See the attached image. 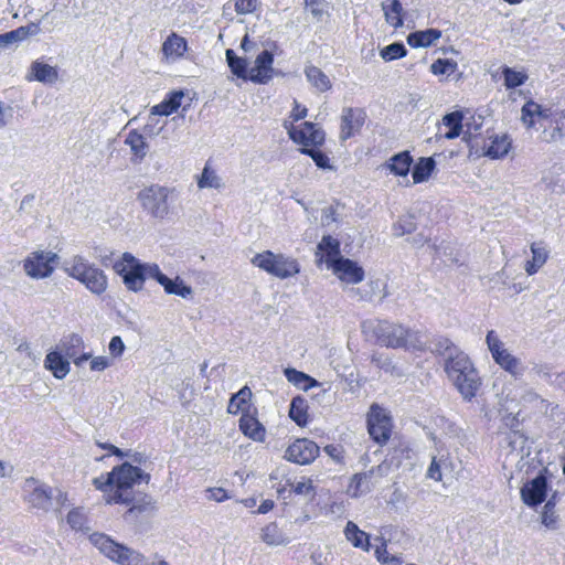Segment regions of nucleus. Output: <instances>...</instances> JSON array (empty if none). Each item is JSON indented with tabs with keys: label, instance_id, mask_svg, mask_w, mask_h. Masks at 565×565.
<instances>
[{
	"label": "nucleus",
	"instance_id": "f257e3e1",
	"mask_svg": "<svg viewBox=\"0 0 565 565\" xmlns=\"http://www.w3.org/2000/svg\"><path fill=\"white\" fill-rule=\"evenodd\" d=\"M150 477L140 468L124 462L111 469L110 472L93 479L94 487L103 493L107 504L129 505L127 515L141 512V505L135 504V487L142 481L148 483Z\"/></svg>",
	"mask_w": 565,
	"mask_h": 565
},
{
	"label": "nucleus",
	"instance_id": "f03ea898",
	"mask_svg": "<svg viewBox=\"0 0 565 565\" xmlns=\"http://www.w3.org/2000/svg\"><path fill=\"white\" fill-rule=\"evenodd\" d=\"M373 332L379 344L391 349L418 350L424 349L419 332L401 323L387 320L376 322Z\"/></svg>",
	"mask_w": 565,
	"mask_h": 565
},
{
	"label": "nucleus",
	"instance_id": "7ed1b4c3",
	"mask_svg": "<svg viewBox=\"0 0 565 565\" xmlns=\"http://www.w3.org/2000/svg\"><path fill=\"white\" fill-rule=\"evenodd\" d=\"M64 270L96 296L103 295L108 287V279L104 270L83 256L77 255L67 260Z\"/></svg>",
	"mask_w": 565,
	"mask_h": 565
},
{
	"label": "nucleus",
	"instance_id": "20e7f679",
	"mask_svg": "<svg viewBox=\"0 0 565 565\" xmlns=\"http://www.w3.org/2000/svg\"><path fill=\"white\" fill-rule=\"evenodd\" d=\"M177 198L172 188L152 184L139 191L138 201L141 207L152 217L163 220L170 214V203Z\"/></svg>",
	"mask_w": 565,
	"mask_h": 565
},
{
	"label": "nucleus",
	"instance_id": "39448f33",
	"mask_svg": "<svg viewBox=\"0 0 565 565\" xmlns=\"http://www.w3.org/2000/svg\"><path fill=\"white\" fill-rule=\"evenodd\" d=\"M250 263L253 266L279 279L294 277L300 271V266L296 258L285 254H275L271 250L256 254L250 259Z\"/></svg>",
	"mask_w": 565,
	"mask_h": 565
},
{
	"label": "nucleus",
	"instance_id": "423d86ee",
	"mask_svg": "<svg viewBox=\"0 0 565 565\" xmlns=\"http://www.w3.org/2000/svg\"><path fill=\"white\" fill-rule=\"evenodd\" d=\"M89 541L103 555L119 565H145L147 562L139 552L113 541L103 533H93Z\"/></svg>",
	"mask_w": 565,
	"mask_h": 565
},
{
	"label": "nucleus",
	"instance_id": "0eeeda50",
	"mask_svg": "<svg viewBox=\"0 0 565 565\" xmlns=\"http://www.w3.org/2000/svg\"><path fill=\"white\" fill-rule=\"evenodd\" d=\"M89 541L103 555L119 565H145L147 562L139 552L113 541L103 533H93Z\"/></svg>",
	"mask_w": 565,
	"mask_h": 565
},
{
	"label": "nucleus",
	"instance_id": "6e6552de",
	"mask_svg": "<svg viewBox=\"0 0 565 565\" xmlns=\"http://www.w3.org/2000/svg\"><path fill=\"white\" fill-rule=\"evenodd\" d=\"M488 350L493 361L514 379H520L525 372V365L522 361L513 355L505 347L494 330H490L486 337Z\"/></svg>",
	"mask_w": 565,
	"mask_h": 565
},
{
	"label": "nucleus",
	"instance_id": "1a4fd4ad",
	"mask_svg": "<svg viewBox=\"0 0 565 565\" xmlns=\"http://www.w3.org/2000/svg\"><path fill=\"white\" fill-rule=\"evenodd\" d=\"M22 500L30 510L47 512L53 503V489L40 479L29 477L22 484Z\"/></svg>",
	"mask_w": 565,
	"mask_h": 565
},
{
	"label": "nucleus",
	"instance_id": "9d476101",
	"mask_svg": "<svg viewBox=\"0 0 565 565\" xmlns=\"http://www.w3.org/2000/svg\"><path fill=\"white\" fill-rule=\"evenodd\" d=\"M57 260V254L52 250H34L22 260L23 271L32 279H45L53 274Z\"/></svg>",
	"mask_w": 565,
	"mask_h": 565
},
{
	"label": "nucleus",
	"instance_id": "9b49d317",
	"mask_svg": "<svg viewBox=\"0 0 565 565\" xmlns=\"http://www.w3.org/2000/svg\"><path fill=\"white\" fill-rule=\"evenodd\" d=\"M284 128L287 130L289 138L301 146V148L320 147L324 142V132L317 125L312 122H303L295 126L292 122L286 120Z\"/></svg>",
	"mask_w": 565,
	"mask_h": 565
},
{
	"label": "nucleus",
	"instance_id": "f8f14e48",
	"mask_svg": "<svg viewBox=\"0 0 565 565\" xmlns=\"http://www.w3.org/2000/svg\"><path fill=\"white\" fill-rule=\"evenodd\" d=\"M367 429L374 441L385 444L392 431V419L387 411L373 404L367 414Z\"/></svg>",
	"mask_w": 565,
	"mask_h": 565
},
{
	"label": "nucleus",
	"instance_id": "ddd939ff",
	"mask_svg": "<svg viewBox=\"0 0 565 565\" xmlns=\"http://www.w3.org/2000/svg\"><path fill=\"white\" fill-rule=\"evenodd\" d=\"M115 271L124 279L129 290L138 291L143 287V276L139 268V260L129 253H125L119 260L114 264Z\"/></svg>",
	"mask_w": 565,
	"mask_h": 565
},
{
	"label": "nucleus",
	"instance_id": "4468645a",
	"mask_svg": "<svg viewBox=\"0 0 565 565\" xmlns=\"http://www.w3.org/2000/svg\"><path fill=\"white\" fill-rule=\"evenodd\" d=\"M319 446L307 438L295 440L286 450L285 458L298 465H308L319 455Z\"/></svg>",
	"mask_w": 565,
	"mask_h": 565
},
{
	"label": "nucleus",
	"instance_id": "2eb2a0df",
	"mask_svg": "<svg viewBox=\"0 0 565 565\" xmlns=\"http://www.w3.org/2000/svg\"><path fill=\"white\" fill-rule=\"evenodd\" d=\"M328 268L345 284L355 285L364 279L363 268L358 263L343 256L333 260Z\"/></svg>",
	"mask_w": 565,
	"mask_h": 565
},
{
	"label": "nucleus",
	"instance_id": "dca6fc26",
	"mask_svg": "<svg viewBox=\"0 0 565 565\" xmlns=\"http://www.w3.org/2000/svg\"><path fill=\"white\" fill-rule=\"evenodd\" d=\"M274 55L269 51H262L249 68L248 79L258 84H266L273 77Z\"/></svg>",
	"mask_w": 565,
	"mask_h": 565
},
{
	"label": "nucleus",
	"instance_id": "f3484780",
	"mask_svg": "<svg viewBox=\"0 0 565 565\" xmlns=\"http://www.w3.org/2000/svg\"><path fill=\"white\" fill-rule=\"evenodd\" d=\"M341 121L340 139L344 141L361 130L365 114L359 108H345L342 111Z\"/></svg>",
	"mask_w": 565,
	"mask_h": 565
},
{
	"label": "nucleus",
	"instance_id": "a211bd4d",
	"mask_svg": "<svg viewBox=\"0 0 565 565\" xmlns=\"http://www.w3.org/2000/svg\"><path fill=\"white\" fill-rule=\"evenodd\" d=\"M546 489V478L540 475L522 487L521 498L526 505L535 507L545 500Z\"/></svg>",
	"mask_w": 565,
	"mask_h": 565
},
{
	"label": "nucleus",
	"instance_id": "6ab92c4d",
	"mask_svg": "<svg viewBox=\"0 0 565 565\" xmlns=\"http://www.w3.org/2000/svg\"><path fill=\"white\" fill-rule=\"evenodd\" d=\"M551 108L543 107L534 100H527L521 109V120L527 128L534 127L536 124L543 125L550 120Z\"/></svg>",
	"mask_w": 565,
	"mask_h": 565
},
{
	"label": "nucleus",
	"instance_id": "aec40b11",
	"mask_svg": "<svg viewBox=\"0 0 565 565\" xmlns=\"http://www.w3.org/2000/svg\"><path fill=\"white\" fill-rule=\"evenodd\" d=\"M473 369H476L473 363L463 352L457 353L452 358H447L445 363V371L452 383L458 382L460 377L466 375V372L468 373Z\"/></svg>",
	"mask_w": 565,
	"mask_h": 565
},
{
	"label": "nucleus",
	"instance_id": "412c9836",
	"mask_svg": "<svg viewBox=\"0 0 565 565\" xmlns=\"http://www.w3.org/2000/svg\"><path fill=\"white\" fill-rule=\"evenodd\" d=\"M29 82L36 81L43 84L52 85L58 78V72L55 66H52L43 61H34L25 76Z\"/></svg>",
	"mask_w": 565,
	"mask_h": 565
},
{
	"label": "nucleus",
	"instance_id": "4be33fe9",
	"mask_svg": "<svg viewBox=\"0 0 565 565\" xmlns=\"http://www.w3.org/2000/svg\"><path fill=\"white\" fill-rule=\"evenodd\" d=\"M186 50V40L177 33H171L162 44L163 57L169 63H173L183 57Z\"/></svg>",
	"mask_w": 565,
	"mask_h": 565
},
{
	"label": "nucleus",
	"instance_id": "5701e85b",
	"mask_svg": "<svg viewBox=\"0 0 565 565\" xmlns=\"http://www.w3.org/2000/svg\"><path fill=\"white\" fill-rule=\"evenodd\" d=\"M456 388L461 394L462 398L465 401H471L473 397H476L480 386H481V379L479 376V373L477 369H473L470 372H466V375L460 377L458 382L452 383Z\"/></svg>",
	"mask_w": 565,
	"mask_h": 565
},
{
	"label": "nucleus",
	"instance_id": "b1692460",
	"mask_svg": "<svg viewBox=\"0 0 565 565\" xmlns=\"http://www.w3.org/2000/svg\"><path fill=\"white\" fill-rule=\"evenodd\" d=\"M413 158L408 151H402L391 157L384 164L383 168L388 170L396 177L407 178Z\"/></svg>",
	"mask_w": 565,
	"mask_h": 565
},
{
	"label": "nucleus",
	"instance_id": "393cba45",
	"mask_svg": "<svg viewBox=\"0 0 565 565\" xmlns=\"http://www.w3.org/2000/svg\"><path fill=\"white\" fill-rule=\"evenodd\" d=\"M239 429L254 441L263 443L266 437V429L257 418L249 414H243L239 419Z\"/></svg>",
	"mask_w": 565,
	"mask_h": 565
},
{
	"label": "nucleus",
	"instance_id": "a878e982",
	"mask_svg": "<svg viewBox=\"0 0 565 565\" xmlns=\"http://www.w3.org/2000/svg\"><path fill=\"white\" fill-rule=\"evenodd\" d=\"M184 93L174 90L170 93L160 104L154 105L150 109V116H169L178 110L181 106Z\"/></svg>",
	"mask_w": 565,
	"mask_h": 565
},
{
	"label": "nucleus",
	"instance_id": "bb28decb",
	"mask_svg": "<svg viewBox=\"0 0 565 565\" xmlns=\"http://www.w3.org/2000/svg\"><path fill=\"white\" fill-rule=\"evenodd\" d=\"M381 470H382V467L377 466L375 469L373 468V469L369 470L367 472L355 473L351 478V481H350V484L348 488V492L352 497H359L365 492L371 491V489L373 487L371 483L372 476L374 475L375 471H381Z\"/></svg>",
	"mask_w": 565,
	"mask_h": 565
},
{
	"label": "nucleus",
	"instance_id": "cd10ccee",
	"mask_svg": "<svg viewBox=\"0 0 565 565\" xmlns=\"http://www.w3.org/2000/svg\"><path fill=\"white\" fill-rule=\"evenodd\" d=\"M532 253V259L527 260L524 265V269L527 275L536 274L548 258V250L544 243H532L530 246Z\"/></svg>",
	"mask_w": 565,
	"mask_h": 565
},
{
	"label": "nucleus",
	"instance_id": "c85d7f7f",
	"mask_svg": "<svg viewBox=\"0 0 565 565\" xmlns=\"http://www.w3.org/2000/svg\"><path fill=\"white\" fill-rule=\"evenodd\" d=\"M260 540L268 546H282L287 545L290 540L278 526L277 523L271 522L260 529Z\"/></svg>",
	"mask_w": 565,
	"mask_h": 565
},
{
	"label": "nucleus",
	"instance_id": "c756f323",
	"mask_svg": "<svg viewBox=\"0 0 565 565\" xmlns=\"http://www.w3.org/2000/svg\"><path fill=\"white\" fill-rule=\"evenodd\" d=\"M44 366L58 380L64 379L71 370L68 361L57 351H51L46 354Z\"/></svg>",
	"mask_w": 565,
	"mask_h": 565
},
{
	"label": "nucleus",
	"instance_id": "7c9ffc66",
	"mask_svg": "<svg viewBox=\"0 0 565 565\" xmlns=\"http://www.w3.org/2000/svg\"><path fill=\"white\" fill-rule=\"evenodd\" d=\"M345 539L358 548L363 550L364 552H369L371 548L370 536L364 531L360 530L359 526L349 521L344 529Z\"/></svg>",
	"mask_w": 565,
	"mask_h": 565
},
{
	"label": "nucleus",
	"instance_id": "2f4dec72",
	"mask_svg": "<svg viewBox=\"0 0 565 565\" xmlns=\"http://www.w3.org/2000/svg\"><path fill=\"white\" fill-rule=\"evenodd\" d=\"M441 36V32L436 29H427L424 31H416L407 36V43L412 47H427L434 44Z\"/></svg>",
	"mask_w": 565,
	"mask_h": 565
},
{
	"label": "nucleus",
	"instance_id": "473e14b6",
	"mask_svg": "<svg viewBox=\"0 0 565 565\" xmlns=\"http://www.w3.org/2000/svg\"><path fill=\"white\" fill-rule=\"evenodd\" d=\"M305 75L310 85L318 92L323 93L331 88L330 78L317 66L308 65Z\"/></svg>",
	"mask_w": 565,
	"mask_h": 565
},
{
	"label": "nucleus",
	"instance_id": "72a5a7b5",
	"mask_svg": "<svg viewBox=\"0 0 565 565\" xmlns=\"http://www.w3.org/2000/svg\"><path fill=\"white\" fill-rule=\"evenodd\" d=\"M317 248L323 254L327 267H329L333 260L342 257L340 255V242L330 235H324Z\"/></svg>",
	"mask_w": 565,
	"mask_h": 565
},
{
	"label": "nucleus",
	"instance_id": "f704fd0d",
	"mask_svg": "<svg viewBox=\"0 0 565 565\" xmlns=\"http://www.w3.org/2000/svg\"><path fill=\"white\" fill-rule=\"evenodd\" d=\"M250 397L252 391L249 390V387L244 386L231 397L227 406V412L234 415L238 414L239 412L246 414L245 412L249 407Z\"/></svg>",
	"mask_w": 565,
	"mask_h": 565
},
{
	"label": "nucleus",
	"instance_id": "c9c22d12",
	"mask_svg": "<svg viewBox=\"0 0 565 565\" xmlns=\"http://www.w3.org/2000/svg\"><path fill=\"white\" fill-rule=\"evenodd\" d=\"M512 275L508 271L505 267H503L500 271L495 273L491 278L490 282L492 284V288H497L499 290H512L513 294H519L523 290V287L512 282Z\"/></svg>",
	"mask_w": 565,
	"mask_h": 565
},
{
	"label": "nucleus",
	"instance_id": "e433bc0d",
	"mask_svg": "<svg viewBox=\"0 0 565 565\" xmlns=\"http://www.w3.org/2000/svg\"><path fill=\"white\" fill-rule=\"evenodd\" d=\"M383 284L379 279L369 280L364 286L359 288H350L351 297L359 300L371 301L377 294L381 292Z\"/></svg>",
	"mask_w": 565,
	"mask_h": 565
},
{
	"label": "nucleus",
	"instance_id": "4c0bfd02",
	"mask_svg": "<svg viewBox=\"0 0 565 565\" xmlns=\"http://www.w3.org/2000/svg\"><path fill=\"white\" fill-rule=\"evenodd\" d=\"M125 143L130 148L131 153L139 160H142L148 151V145L145 137L137 130H130L126 138Z\"/></svg>",
	"mask_w": 565,
	"mask_h": 565
},
{
	"label": "nucleus",
	"instance_id": "58836bf2",
	"mask_svg": "<svg viewBox=\"0 0 565 565\" xmlns=\"http://www.w3.org/2000/svg\"><path fill=\"white\" fill-rule=\"evenodd\" d=\"M511 148V141L508 136H494L490 139L489 146L486 148V156L492 159H499L508 154Z\"/></svg>",
	"mask_w": 565,
	"mask_h": 565
},
{
	"label": "nucleus",
	"instance_id": "ea45409f",
	"mask_svg": "<svg viewBox=\"0 0 565 565\" xmlns=\"http://www.w3.org/2000/svg\"><path fill=\"white\" fill-rule=\"evenodd\" d=\"M161 286L169 295H175L183 299H189L193 296L192 287L186 285L179 276L173 279L167 277L166 281Z\"/></svg>",
	"mask_w": 565,
	"mask_h": 565
},
{
	"label": "nucleus",
	"instance_id": "a19ab883",
	"mask_svg": "<svg viewBox=\"0 0 565 565\" xmlns=\"http://www.w3.org/2000/svg\"><path fill=\"white\" fill-rule=\"evenodd\" d=\"M290 418L300 427L308 424V404L303 397H294L289 409Z\"/></svg>",
	"mask_w": 565,
	"mask_h": 565
},
{
	"label": "nucleus",
	"instance_id": "79ce46f5",
	"mask_svg": "<svg viewBox=\"0 0 565 565\" xmlns=\"http://www.w3.org/2000/svg\"><path fill=\"white\" fill-rule=\"evenodd\" d=\"M386 22L393 28L403 25L402 12L403 7L398 0H388L382 3Z\"/></svg>",
	"mask_w": 565,
	"mask_h": 565
},
{
	"label": "nucleus",
	"instance_id": "37998d69",
	"mask_svg": "<svg viewBox=\"0 0 565 565\" xmlns=\"http://www.w3.org/2000/svg\"><path fill=\"white\" fill-rule=\"evenodd\" d=\"M284 374L288 382L300 390L308 391L311 387L318 386V382L315 379L296 369L288 367L284 371Z\"/></svg>",
	"mask_w": 565,
	"mask_h": 565
},
{
	"label": "nucleus",
	"instance_id": "c03bdc74",
	"mask_svg": "<svg viewBox=\"0 0 565 565\" xmlns=\"http://www.w3.org/2000/svg\"><path fill=\"white\" fill-rule=\"evenodd\" d=\"M462 114L460 111H452L443 118V126L448 130L444 134L446 139H455L460 136L462 130Z\"/></svg>",
	"mask_w": 565,
	"mask_h": 565
},
{
	"label": "nucleus",
	"instance_id": "a18cd8bd",
	"mask_svg": "<svg viewBox=\"0 0 565 565\" xmlns=\"http://www.w3.org/2000/svg\"><path fill=\"white\" fill-rule=\"evenodd\" d=\"M435 160L433 158H420L413 168V183H423L427 181L435 169Z\"/></svg>",
	"mask_w": 565,
	"mask_h": 565
},
{
	"label": "nucleus",
	"instance_id": "49530a36",
	"mask_svg": "<svg viewBox=\"0 0 565 565\" xmlns=\"http://www.w3.org/2000/svg\"><path fill=\"white\" fill-rule=\"evenodd\" d=\"M225 55L232 73L239 78L247 79L249 75L247 60L236 56L234 51L231 49L226 50Z\"/></svg>",
	"mask_w": 565,
	"mask_h": 565
},
{
	"label": "nucleus",
	"instance_id": "de8ad7c7",
	"mask_svg": "<svg viewBox=\"0 0 565 565\" xmlns=\"http://www.w3.org/2000/svg\"><path fill=\"white\" fill-rule=\"evenodd\" d=\"M541 523L551 531H555L559 527V515L556 512L555 504L552 501H547L541 512Z\"/></svg>",
	"mask_w": 565,
	"mask_h": 565
},
{
	"label": "nucleus",
	"instance_id": "09e8293b",
	"mask_svg": "<svg viewBox=\"0 0 565 565\" xmlns=\"http://www.w3.org/2000/svg\"><path fill=\"white\" fill-rule=\"evenodd\" d=\"M504 86L507 89H513L523 85L527 79V74L523 71H516L509 66L502 68Z\"/></svg>",
	"mask_w": 565,
	"mask_h": 565
},
{
	"label": "nucleus",
	"instance_id": "8fccbe9b",
	"mask_svg": "<svg viewBox=\"0 0 565 565\" xmlns=\"http://www.w3.org/2000/svg\"><path fill=\"white\" fill-rule=\"evenodd\" d=\"M222 179L209 166H205L201 175L198 178L199 189H221Z\"/></svg>",
	"mask_w": 565,
	"mask_h": 565
},
{
	"label": "nucleus",
	"instance_id": "3c124183",
	"mask_svg": "<svg viewBox=\"0 0 565 565\" xmlns=\"http://www.w3.org/2000/svg\"><path fill=\"white\" fill-rule=\"evenodd\" d=\"M433 351L445 358V361L447 358H452L457 355V353H462L461 350H459L449 339L447 338H438L434 342V349Z\"/></svg>",
	"mask_w": 565,
	"mask_h": 565
},
{
	"label": "nucleus",
	"instance_id": "603ef678",
	"mask_svg": "<svg viewBox=\"0 0 565 565\" xmlns=\"http://www.w3.org/2000/svg\"><path fill=\"white\" fill-rule=\"evenodd\" d=\"M291 490L295 494L302 495L307 499H312L316 494L313 481L307 477H301L291 483Z\"/></svg>",
	"mask_w": 565,
	"mask_h": 565
},
{
	"label": "nucleus",
	"instance_id": "864d4df0",
	"mask_svg": "<svg viewBox=\"0 0 565 565\" xmlns=\"http://www.w3.org/2000/svg\"><path fill=\"white\" fill-rule=\"evenodd\" d=\"M317 148L318 147L301 148L300 152L311 157L318 168L323 170H332L333 167L330 163V158Z\"/></svg>",
	"mask_w": 565,
	"mask_h": 565
},
{
	"label": "nucleus",
	"instance_id": "5fc2aeb1",
	"mask_svg": "<svg viewBox=\"0 0 565 565\" xmlns=\"http://www.w3.org/2000/svg\"><path fill=\"white\" fill-rule=\"evenodd\" d=\"M406 53H407V50L404 46V44L399 43V42H395V43H392V44L383 47L380 51V56L385 62H391V61L404 57L406 55Z\"/></svg>",
	"mask_w": 565,
	"mask_h": 565
},
{
	"label": "nucleus",
	"instance_id": "6e6d98bb",
	"mask_svg": "<svg viewBox=\"0 0 565 565\" xmlns=\"http://www.w3.org/2000/svg\"><path fill=\"white\" fill-rule=\"evenodd\" d=\"M458 67L457 62L452 60L438 58L430 65V72L434 75H446L450 76L456 72Z\"/></svg>",
	"mask_w": 565,
	"mask_h": 565
},
{
	"label": "nucleus",
	"instance_id": "4d7b16f0",
	"mask_svg": "<svg viewBox=\"0 0 565 565\" xmlns=\"http://www.w3.org/2000/svg\"><path fill=\"white\" fill-rule=\"evenodd\" d=\"M381 545L375 548V557L382 565H402V559L398 556L390 555L386 550V542L380 537Z\"/></svg>",
	"mask_w": 565,
	"mask_h": 565
},
{
	"label": "nucleus",
	"instance_id": "13d9d810",
	"mask_svg": "<svg viewBox=\"0 0 565 565\" xmlns=\"http://www.w3.org/2000/svg\"><path fill=\"white\" fill-rule=\"evenodd\" d=\"M139 268L141 269L145 280L146 278H152L157 280L160 285H162L168 277L160 270L157 264H141L139 262Z\"/></svg>",
	"mask_w": 565,
	"mask_h": 565
},
{
	"label": "nucleus",
	"instance_id": "bf43d9fd",
	"mask_svg": "<svg viewBox=\"0 0 565 565\" xmlns=\"http://www.w3.org/2000/svg\"><path fill=\"white\" fill-rule=\"evenodd\" d=\"M66 520L73 530L84 531L87 529V518L81 509H74L70 511Z\"/></svg>",
	"mask_w": 565,
	"mask_h": 565
},
{
	"label": "nucleus",
	"instance_id": "052dcab7",
	"mask_svg": "<svg viewBox=\"0 0 565 565\" xmlns=\"http://www.w3.org/2000/svg\"><path fill=\"white\" fill-rule=\"evenodd\" d=\"M415 230V223L412 216L401 217L393 226V233L395 236H403L409 234Z\"/></svg>",
	"mask_w": 565,
	"mask_h": 565
},
{
	"label": "nucleus",
	"instance_id": "680f3d73",
	"mask_svg": "<svg viewBox=\"0 0 565 565\" xmlns=\"http://www.w3.org/2000/svg\"><path fill=\"white\" fill-rule=\"evenodd\" d=\"M444 465H446V459L444 457L438 459L434 457L430 466L428 467L427 477L435 481H441Z\"/></svg>",
	"mask_w": 565,
	"mask_h": 565
},
{
	"label": "nucleus",
	"instance_id": "e2e57ef3",
	"mask_svg": "<svg viewBox=\"0 0 565 565\" xmlns=\"http://www.w3.org/2000/svg\"><path fill=\"white\" fill-rule=\"evenodd\" d=\"M205 498L210 501L221 503L227 499H231L232 497L228 494V492L225 489H223L221 487H213V488H207L205 490Z\"/></svg>",
	"mask_w": 565,
	"mask_h": 565
},
{
	"label": "nucleus",
	"instance_id": "0e129e2a",
	"mask_svg": "<svg viewBox=\"0 0 565 565\" xmlns=\"http://www.w3.org/2000/svg\"><path fill=\"white\" fill-rule=\"evenodd\" d=\"M26 31L23 28L7 32L0 35V45H8L25 38Z\"/></svg>",
	"mask_w": 565,
	"mask_h": 565
},
{
	"label": "nucleus",
	"instance_id": "69168bd1",
	"mask_svg": "<svg viewBox=\"0 0 565 565\" xmlns=\"http://www.w3.org/2000/svg\"><path fill=\"white\" fill-rule=\"evenodd\" d=\"M235 10L238 14H248L253 13L257 7L258 0H234Z\"/></svg>",
	"mask_w": 565,
	"mask_h": 565
},
{
	"label": "nucleus",
	"instance_id": "338daca9",
	"mask_svg": "<svg viewBox=\"0 0 565 565\" xmlns=\"http://www.w3.org/2000/svg\"><path fill=\"white\" fill-rule=\"evenodd\" d=\"M17 352L24 354L28 358L26 366L31 367L38 364L39 355L35 354L28 342H22L18 345Z\"/></svg>",
	"mask_w": 565,
	"mask_h": 565
},
{
	"label": "nucleus",
	"instance_id": "774afa93",
	"mask_svg": "<svg viewBox=\"0 0 565 565\" xmlns=\"http://www.w3.org/2000/svg\"><path fill=\"white\" fill-rule=\"evenodd\" d=\"M338 216H339L338 207L332 206V205L327 206L322 210V213H321V224L323 226H329L332 223L338 222Z\"/></svg>",
	"mask_w": 565,
	"mask_h": 565
}]
</instances>
